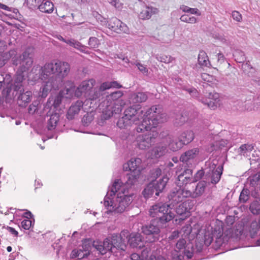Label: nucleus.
<instances>
[{
    "instance_id": "1",
    "label": "nucleus",
    "mask_w": 260,
    "mask_h": 260,
    "mask_svg": "<svg viewBox=\"0 0 260 260\" xmlns=\"http://www.w3.org/2000/svg\"><path fill=\"white\" fill-rule=\"evenodd\" d=\"M116 192L117 194L115 198L113 197L115 195L111 196L109 187V190L104 198V204L109 212L114 214H121L128 209L133 200L134 193H128L120 190Z\"/></svg>"
},
{
    "instance_id": "2",
    "label": "nucleus",
    "mask_w": 260,
    "mask_h": 260,
    "mask_svg": "<svg viewBox=\"0 0 260 260\" xmlns=\"http://www.w3.org/2000/svg\"><path fill=\"white\" fill-rule=\"evenodd\" d=\"M143 120L135 128L138 133L151 130L161 123L167 121L168 117L160 105H154L144 112Z\"/></svg>"
},
{
    "instance_id": "3",
    "label": "nucleus",
    "mask_w": 260,
    "mask_h": 260,
    "mask_svg": "<svg viewBox=\"0 0 260 260\" xmlns=\"http://www.w3.org/2000/svg\"><path fill=\"white\" fill-rule=\"evenodd\" d=\"M64 70L62 72H59V68L61 63L59 60H52L50 62L46 63L41 69L40 79L43 81H51L53 83L61 84L62 79L66 77L70 72V66L69 63H66Z\"/></svg>"
},
{
    "instance_id": "4",
    "label": "nucleus",
    "mask_w": 260,
    "mask_h": 260,
    "mask_svg": "<svg viewBox=\"0 0 260 260\" xmlns=\"http://www.w3.org/2000/svg\"><path fill=\"white\" fill-rule=\"evenodd\" d=\"M10 59L12 60V63L14 66L22 64L23 70L31 68L34 62L32 49L27 48L20 55L17 54L16 49H12L4 53L0 57V66H4Z\"/></svg>"
},
{
    "instance_id": "5",
    "label": "nucleus",
    "mask_w": 260,
    "mask_h": 260,
    "mask_svg": "<svg viewBox=\"0 0 260 260\" xmlns=\"http://www.w3.org/2000/svg\"><path fill=\"white\" fill-rule=\"evenodd\" d=\"M140 174V171H133L127 173L124 183L120 179H116L110 186L111 196L115 195L116 192L118 190L128 193H133L131 192L132 187L138 183Z\"/></svg>"
},
{
    "instance_id": "6",
    "label": "nucleus",
    "mask_w": 260,
    "mask_h": 260,
    "mask_svg": "<svg viewBox=\"0 0 260 260\" xmlns=\"http://www.w3.org/2000/svg\"><path fill=\"white\" fill-rule=\"evenodd\" d=\"M172 207L168 204L158 203L151 207L149 215L162 224L171 221L175 216L171 211Z\"/></svg>"
},
{
    "instance_id": "7",
    "label": "nucleus",
    "mask_w": 260,
    "mask_h": 260,
    "mask_svg": "<svg viewBox=\"0 0 260 260\" xmlns=\"http://www.w3.org/2000/svg\"><path fill=\"white\" fill-rule=\"evenodd\" d=\"M205 179L208 184L215 185L221 179L223 170V164L218 165L216 159L209 160L205 162Z\"/></svg>"
},
{
    "instance_id": "8",
    "label": "nucleus",
    "mask_w": 260,
    "mask_h": 260,
    "mask_svg": "<svg viewBox=\"0 0 260 260\" xmlns=\"http://www.w3.org/2000/svg\"><path fill=\"white\" fill-rule=\"evenodd\" d=\"M169 178L164 175L157 180L151 181L142 191L145 198H149L155 194V197H158L160 193L165 191Z\"/></svg>"
},
{
    "instance_id": "9",
    "label": "nucleus",
    "mask_w": 260,
    "mask_h": 260,
    "mask_svg": "<svg viewBox=\"0 0 260 260\" xmlns=\"http://www.w3.org/2000/svg\"><path fill=\"white\" fill-rule=\"evenodd\" d=\"M123 92L120 90L114 91L107 95L106 99L102 102L99 106L102 108V112L106 115V118H110L113 114V102L123 95Z\"/></svg>"
},
{
    "instance_id": "10",
    "label": "nucleus",
    "mask_w": 260,
    "mask_h": 260,
    "mask_svg": "<svg viewBox=\"0 0 260 260\" xmlns=\"http://www.w3.org/2000/svg\"><path fill=\"white\" fill-rule=\"evenodd\" d=\"M200 153L198 148H193L186 150L180 156L179 160L185 168L193 169L197 164V158Z\"/></svg>"
},
{
    "instance_id": "11",
    "label": "nucleus",
    "mask_w": 260,
    "mask_h": 260,
    "mask_svg": "<svg viewBox=\"0 0 260 260\" xmlns=\"http://www.w3.org/2000/svg\"><path fill=\"white\" fill-rule=\"evenodd\" d=\"M190 191L185 188H175L168 195L170 206L173 207L180 202H182L185 198H189Z\"/></svg>"
},
{
    "instance_id": "12",
    "label": "nucleus",
    "mask_w": 260,
    "mask_h": 260,
    "mask_svg": "<svg viewBox=\"0 0 260 260\" xmlns=\"http://www.w3.org/2000/svg\"><path fill=\"white\" fill-rule=\"evenodd\" d=\"M162 225L157 220L153 219L150 223L142 226V232L144 235L152 236L153 239L151 242H154L158 240Z\"/></svg>"
},
{
    "instance_id": "13",
    "label": "nucleus",
    "mask_w": 260,
    "mask_h": 260,
    "mask_svg": "<svg viewBox=\"0 0 260 260\" xmlns=\"http://www.w3.org/2000/svg\"><path fill=\"white\" fill-rule=\"evenodd\" d=\"M158 136L156 132L148 133L137 137L136 141L138 148L141 150H147L155 143V139Z\"/></svg>"
},
{
    "instance_id": "14",
    "label": "nucleus",
    "mask_w": 260,
    "mask_h": 260,
    "mask_svg": "<svg viewBox=\"0 0 260 260\" xmlns=\"http://www.w3.org/2000/svg\"><path fill=\"white\" fill-rule=\"evenodd\" d=\"M120 87H121V85L116 81L105 82L101 85L99 89L95 90V89H92L86 95V98L89 101H94L100 96L101 94V91H103L111 88H119Z\"/></svg>"
},
{
    "instance_id": "15",
    "label": "nucleus",
    "mask_w": 260,
    "mask_h": 260,
    "mask_svg": "<svg viewBox=\"0 0 260 260\" xmlns=\"http://www.w3.org/2000/svg\"><path fill=\"white\" fill-rule=\"evenodd\" d=\"M95 83V81L91 79L88 80H85L81 82L80 85L75 89V87H71L69 89L74 90L73 96L80 97L84 95L85 97L93 89V86Z\"/></svg>"
},
{
    "instance_id": "16",
    "label": "nucleus",
    "mask_w": 260,
    "mask_h": 260,
    "mask_svg": "<svg viewBox=\"0 0 260 260\" xmlns=\"http://www.w3.org/2000/svg\"><path fill=\"white\" fill-rule=\"evenodd\" d=\"M74 90L72 89L66 88L59 92V94L54 98H49L47 105L50 106L51 109H57L62 102V97L65 95L66 98H71L73 97Z\"/></svg>"
},
{
    "instance_id": "17",
    "label": "nucleus",
    "mask_w": 260,
    "mask_h": 260,
    "mask_svg": "<svg viewBox=\"0 0 260 260\" xmlns=\"http://www.w3.org/2000/svg\"><path fill=\"white\" fill-rule=\"evenodd\" d=\"M196 201L193 200L188 199L182 202L176 208V212L178 215L183 216L181 218L184 220L186 217H188L190 214V211L193 209Z\"/></svg>"
},
{
    "instance_id": "18",
    "label": "nucleus",
    "mask_w": 260,
    "mask_h": 260,
    "mask_svg": "<svg viewBox=\"0 0 260 260\" xmlns=\"http://www.w3.org/2000/svg\"><path fill=\"white\" fill-rule=\"evenodd\" d=\"M24 91L22 84L14 83L10 86H7L2 91L3 96L8 99L15 98L19 93Z\"/></svg>"
},
{
    "instance_id": "19",
    "label": "nucleus",
    "mask_w": 260,
    "mask_h": 260,
    "mask_svg": "<svg viewBox=\"0 0 260 260\" xmlns=\"http://www.w3.org/2000/svg\"><path fill=\"white\" fill-rule=\"evenodd\" d=\"M192 172V169L185 168V169L178 175L176 183L179 188H183L184 185L193 182Z\"/></svg>"
},
{
    "instance_id": "20",
    "label": "nucleus",
    "mask_w": 260,
    "mask_h": 260,
    "mask_svg": "<svg viewBox=\"0 0 260 260\" xmlns=\"http://www.w3.org/2000/svg\"><path fill=\"white\" fill-rule=\"evenodd\" d=\"M140 105H133L126 108L124 111V115L134 119V122H138L143 117L144 111L139 107Z\"/></svg>"
},
{
    "instance_id": "21",
    "label": "nucleus",
    "mask_w": 260,
    "mask_h": 260,
    "mask_svg": "<svg viewBox=\"0 0 260 260\" xmlns=\"http://www.w3.org/2000/svg\"><path fill=\"white\" fill-rule=\"evenodd\" d=\"M93 245L102 255L107 252H116L114 250L110 237L105 238L103 242H94Z\"/></svg>"
},
{
    "instance_id": "22",
    "label": "nucleus",
    "mask_w": 260,
    "mask_h": 260,
    "mask_svg": "<svg viewBox=\"0 0 260 260\" xmlns=\"http://www.w3.org/2000/svg\"><path fill=\"white\" fill-rule=\"evenodd\" d=\"M219 95L217 92L206 93V99L202 100V102L209 108L215 109L219 105Z\"/></svg>"
},
{
    "instance_id": "23",
    "label": "nucleus",
    "mask_w": 260,
    "mask_h": 260,
    "mask_svg": "<svg viewBox=\"0 0 260 260\" xmlns=\"http://www.w3.org/2000/svg\"><path fill=\"white\" fill-rule=\"evenodd\" d=\"M128 243L131 247L142 249L145 247V241L143 236L139 233L132 234L128 238Z\"/></svg>"
},
{
    "instance_id": "24",
    "label": "nucleus",
    "mask_w": 260,
    "mask_h": 260,
    "mask_svg": "<svg viewBox=\"0 0 260 260\" xmlns=\"http://www.w3.org/2000/svg\"><path fill=\"white\" fill-rule=\"evenodd\" d=\"M58 39L67 44L69 45L70 46L73 47L74 48L79 50L80 52L85 53V54H89V51L87 50V49L88 48V47L82 45L80 42L79 41L71 39H65L63 38L62 36H59V37L58 38Z\"/></svg>"
},
{
    "instance_id": "25",
    "label": "nucleus",
    "mask_w": 260,
    "mask_h": 260,
    "mask_svg": "<svg viewBox=\"0 0 260 260\" xmlns=\"http://www.w3.org/2000/svg\"><path fill=\"white\" fill-rule=\"evenodd\" d=\"M44 82L45 83L40 88L39 92V96L43 98L47 96L48 93L52 89H56L58 88L59 85H61V84L58 83H56V84L53 83L51 81L46 80L44 81Z\"/></svg>"
},
{
    "instance_id": "26",
    "label": "nucleus",
    "mask_w": 260,
    "mask_h": 260,
    "mask_svg": "<svg viewBox=\"0 0 260 260\" xmlns=\"http://www.w3.org/2000/svg\"><path fill=\"white\" fill-rule=\"evenodd\" d=\"M118 234H113L110 237L114 250L125 251L127 244L123 241Z\"/></svg>"
},
{
    "instance_id": "27",
    "label": "nucleus",
    "mask_w": 260,
    "mask_h": 260,
    "mask_svg": "<svg viewBox=\"0 0 260 260\" xmlns=\"http://www.w3.org/2000/svg\"><path fill=\"white\" fill-rule=\"evenodd\" d=\"M83 105V102L80 100L77 101L75 104H72L68 111L67 118L69 120L73 119L75 116L78 114Z\"/></svg>"
},
{
    "instance_id": "28",
    "label": "nucleus",
    "mask_w": 260,
    "mask_h": 260,
    "mask_svg": "<svg viewBox=\"0 0 260 260\" xmlns=\"http://www.w3.org/2000/svg\"><path fill=\"white\" fill-rule=\"evenodd\" d=\"M31 91L29 90L23 91L17 95V103L20 107H25L31 101Z\"/></svg>"
},
{
    "instance_id": "29",
    "label": "nucleus",
    "mask_w": 260,
    "mask_h": 260,
    "mask_svg": "<svg viewBox=\"0 0 260 260\" xmlns=\"http://www.w3.org/2000/svg\"><path fill=\"white\" fill-rule=\"evenodd\" d=\"M89 255V251L82 247L81 248H78L73 250L71 254V257L72 258H77V259L79 260H86Z\"/></svg>"
},
{
    "instance_id": "30",
    "label": "nucleus",
    "mask_w": 260,
    "mask_h": 260,
    "mask_svg": "<svg viewBox=\"0 0 260 260\" xmlns=\"http://www.w3.org/2000/svg\"><path fill=\"white\" fill-rule=\"evenodd\" d=\"M158 12V9L151 6H143L142 11L139 14V17L143 20L149 19L151 17Z\"/></svg>"
},
{
    "instance_id": "31",
    "label": "nucleus",
    "mask_w": 260,
    "mask_h": 260,
    "mask_svg": "<svg viewBox=\"0 0 260 260\" xmlns=\"http://www.w3.org/2000/svg\"><path fill=\"white\" fill-rule=\"evenodd\" d=\"M141 162V159L139 158L131 159L123 165V169L125 171H140L139 168V165Z\"/></svg>"
},
{
    "instance_id": "32",
    "label": "nucleus",
    "mask_w": 260,
    "mask_h": 260,
    "mask_svg": "<svg viewBox=\"0 0 260 260\" xmlns=\"http://www.w3.org/2000/svg\"><path fill=\"white\" fill-rule=\"evenodd\" d=\"M141 123L138 122H134V119H133L124 115L123 117L120 118L117 122V125L120 128H127L128 126L132 125V124L137 125L135 127L138 126ZM136 127H135V128Z\"/></svg>"
},
{
    "instance_id": "33",
    "label": "nucleus",
    "mask_w": 260,
    "mask_h": 260,
    "mask_svg": "<svg viewBox=\"0 0 260 260\" xmlns=\"http://www.w3.org/2000/svg\"><path fill=\"white\" fill-rule=\"evenodd\" d=\"M207 182L205 181H201L199 182L193 191H190V195L189 197L192 198H196L201 196L204 192L205 188L207 185Z\"/></svg>"
},
{
    "instance_id": "34",
    "label": "nucleus",
    "mask_w": 260,
    "mask_h": 260,
    "mask_svg": "<svg viewBox=\"0 0 260 260\" xmlns=\"http://www.w3.org/2000/svg\"><path fill=\"white\" fill-rule=\"evenodd\" d=\"M194 137V133L191 130L185 131L178 136L180 141H181L184 145L190 143L193 140Z\"/></svg>"
},
{
    "instance_id": "35",
    "label": "nucleus",
    "mask_w": 260,
    "mask_h": 260,
    "mask_svg": "<svg viewBox=\"0 0 260 260\" xmlns=\"http://www.w3.org/2000/svg\"><path fill=\"white\" fill-rule=\"evenodd\" d=\"M148 99L147 93L139 92L133 93L130 98V101L133 103H140L145 102Z\"/></svg>"
},
{
    "instance_id": "36",
    "label": "nucleus",
    "mask_w": 260,
    "mask_h": 260,
    "mask_svg": "<svg viewBox=\"0 0 260 260\" xmlns=\"http://www.w3.org/2000/svg\"><path fill=\"white\" fill-rule=\"evenodd\" d=\"M253 149L254 145L252 144H244L238 149L237 152L239 155L248 156Z\"/></svg>"
},
{
    "instance_id": "37",
    "label": "nucleus",
    "mask_w": 260,
    "mask_h": 260,
    "mask_svg": "<svg viewBox=\"0 0 260 260\" xmlns=\"http://www.w3.org/2000/svg\"><path fill=\"white\" fill-rule=\"evenodd\" d=\"M59 119V115L55 112L51 114L50 118L48 120L47 127L49 131L53 130L55 128L57 124Z\"/></svg>"
},
{
    "instance_id": "38",
    "label": "nucleus",
    "mask_w": 260,
    "mask_h": 260,
    "mask_svg": "<svg viewBox=\"0 0 260 260\" xmlns=\"http://www.w3.org/2000/svg\"><path fill=\"white\" fill-rule=\"evenodd\" d=\"M39 10L43 13H51L54 10V5L49 1L43 0L40 5Z\"/></svg>"
},
{
    "instance_id": "39",
    "label": "nucleus",
    "mask_w": 260,
    "mask_h": 260,
    "mask_svg": "<svg viewBox=\"0 0 260 260\" xmlns=\"http://www.w3.org/2000/svg\"><path fill=\"white\" fill-rule=\"evenodd\" d=\"M249 233L252 238H254L259 233H260V226L256 220H255L251 221L249 228Z\"/></svg>"
},
{
    "instance_id": "40",
    "label": "nucleus",
    "mask_w": 260,
    "mask_h": 260,
    "mask_svg": "<svg viewBox=\"0 0 260 260\" xmlns=\"http://www.w3.org/2000/svg\"><path fill=\"white\" fill-rule=\"evenodd\" d=\"M198 62L201 66L209 67L210 61L206 53L203 51H200L198 55Z\"/></svg>"
},
{
    "instance_id": "41",
    "label": "nucleus",
    "mask_w": 260,
    "mask_h": 260,
    "mask_svg": "<svg viewBox=\"0 0 260 260\" xmlns=\"http://www.w3.org/2000/svg\"><path fill=\"white\" fill-rule=\"evenodd\" d=\"M20 67L18 71L17 72L15 78H14V82L18 84H22L23 80H24V72H26L30 68H28L26 69L25 70H23L22 69V65L20 64Z\"/></svg>"
},
{
    "instance_id": "42",
    "label": "nucleus",
    "mask_w": 260,
    "mask_h": 260,
    "mask_svg": "<svg viewBox=\"0 0 260 260\" xmlns=\"http://www.w3.org/2000/svg\"><path fill=\"white\" fill-rule=\"evenodd\" d=\"M249 210L253 215L260 214V199L252 202L249 205Z\"/></svg>"
},
{
    "instance_id": "43",
    "label": "nucleus",
    "mask_w": 260,
    "mask_h": 260,
    "mask_svg": "<svg viewBox=\"0 0 260 260\" xmlns=\"http://www.w3.org/2000/svg\"><path fill=\"white\" fill-rule=\"evenodd\" d=\"M120 20L117 18H112L108 22L107 27L112 30L116 32L118 29V25L120 24Z\"/></svg>"
},
{
    "instance_id": "44",
    "label": "nucleus",
    "mask_w": 260,
    "mask_h": 260,
    "mask_svg": "<svg viewBox=\"0 0 260 260\" xmlns=\"http://www.w3.org/2000/svg\"><path fill=\"white\" fill-rule=\"evenodd\" d=\"M235 60L239 63H244L246 60L244 53L240 50H236L233 53Z\"/></svg>"
},
{
    "instance_id": "45",
    "label": "nucleus",
    "mask_w": 260,
    "mask_h": 260,
    "mask_svg": "<svg viewBox=\"0 0 260 260\" xmlns=\"http://www.w3.org/2000/svg\"><path fill=\"white\" fill-rule=\"evenodd\" d=\"M250 198V190L246 188H244L241 191L239 201L241 203H245Z\"/></svg>"
},
{
    "instance_id": "46",
    "label": "nucleus",
    "mask_w": 260,
    "mask_h": 260,
    "mask_svg": "<svg viewBox=\"0 0 260 260\" xmlns=\"http://www.w3.org/2000/svg\"><path fill=\"white\" fill-rule=\"evenodd\" d=\"M184 145L180 141V140L178 138V141H175L174 140L170 141L169 144V147L170 149L173 151H176L178 150L183 147Z\"/></svg>"
},
{
    "instance_id": "47",
    "label": "nucleus",
    "mask_w": 260,
    "mask_h": 260,
    "mask_svg": "<svg viewBox=\"0 0 260 260\" xmlns=\"http://www.w3.org/2000/svg\"><path fill=\"white\" fill-rule=\"evenodd\" d=\"M43 0H25V3L29 9H39Z\"/></svg>"
},
{
    "instance_id": "48",
    "label": "nucleus",
    "mask_w": 260,
    "mask_h": 260,
    "mask_svg": "<svg viewBox=\"0 0 260 260\" xmlns=\"http://www.w3.org/2000/svg\"><path fill=\"white\" fill-rule=\"evenodd\" d=\"M187 115L184 113H180L176 115L174 124L177 126L183 125L187 120Z\"/></svg>"
},
{
    "instance_id": "49",
    "label": "nucleus",
    "mask_w": 260,
    "mask_h": 260,
    "mask_svg": "<svg viewBox=\"0 0 260 260\" xmlns=\"http://www.w3.org/2000/svg\"><path fill=\"white\" fill-rule=\"evenodd\" d=\"M155 57L158 61L166 63L171 62L174 60V58L171 56L163 54H156L155 55Z\"/></svg>"
},
{
    "instance_id": "50",
    "label": "nucleus",
    "mask_w": 260,
    "mask_h": 260,
    "mask_svg": "<svg viewBox=\"0 0 260 260\" xmlns=\"http://www.w3.org/2000/svg\"><path fill=\"white\" fill-rule=\"evenodd\" d=\"M166 150V147L165 146H157L153 148V153L155 157L158 158L165 154Z\"/></svg>"
},
{
    "instance_id": "51",
    "label": "nucleus",
    "mask_w": 260,
    "mask_h": 260,
    "mask_svg": "<svg viewBox=\"0 0 260 260\" xmlns=\"http://www.w3.org/2000/svg\"><path fill=\"white\" fill-rule=\"evenodd\" d=\"M180 9L185 13L195 14L197 16H201V12L197 8H191L187 6L182 5L180 7Z\"/></svg>"
},
{
    "instance_id": "52",
    "label": "nucleus",
    "mask_w": 260,
    "mask_h": 260,
    "mask_svg": "<svg viewBox=\"0 0 260 260\" xmlns=\"http://www.w3.org/2000/svg\"><path fill=\"white\" fill-rule=\"evenodd\" d=\"M161 170L159 168H153L150 171L149 178L153 180H156V178L161 175Z\"/></svg>"
},
{
    "instance_id": "53",
    "label": "nucleus",
    "mask_w": 260,
    "mask_h": 260,
    "mask_svg": "<svg viewBox=\"0 0 260 260\" xmlns=\"http://www.w3.org/2000/svg\"><path fill=\"white\" fill-rule=\"evenodd\" d=\"M214 233H210L209 232L205 233L204 238V244L206 246H209L212 241L214 240Z\"/></svg>"
},
{
    "instance_id": "54",
    "label": "nucleus",
    "mask_w": 260,
    "mask_h": 260,
    "mask_svg": "<svg viewBox=\"0 0 260 260\" xmlns=\"http://www.w3.org/2000/svg\"><path fill=\"white\" fill-rule=\"evenodd\" d=\"M180 19L182 22L191 24H194L197 22V18L195 17L187 14L182 15Z\"/></svg>"
},
{
    "instance_id": "55",
    "label": "nucleus",
    "mask_w": 260,
    "mask_h": 260,
    "mask_svg": "<svg viewBox=\"0 0 260 260\" xmlns=\"http://www.w3.org/2000/svg\"><path fill=\"white\" fill-rule=\"evenodd\" d=\"M93 120V115L92 113H86L84 115L82 119V122L84 126H88Z\"/></svg>"
},
{
    "instance_id": "56",
    "label": "nucleus",
    "mask_w": 260,
    "mask_h": 260,
    "mask_svg": "<svg viewBox=\"0 0 260 260\" xmlns=\"http://www.w3.org/2000/svg\"><path fill=\"white\" fill-rule=\"evenodd\" d=\"M88 45L91 49L98 48L100 44L99 39L96 37H90L88 40Z\"/></svg>"
},
{
    "instance_id": "57",
    "label": "nucleus",
    "mask_w": 260,
    "mask_h": 260,
    "mask_svg": "<svg viewBox=\"0 0 260 260\" xmlns=\"http://www.w3.org/2000/svg\"><path fill=\"white\" fill-rule=\"evenodd\" d=\"M118 235L120 237V238H121L123 241H125V243L127 244L128 238L131 237L132 234H130L128 230H123L121 232L120 234H118Z\"/></svg>"
},
{
    "instance_id": "58",
    "label": "nucleus",
    "mask_w": 260,
    "mask_h": 260,
    "mask_svg": "<svg viewBox=\"0 0 260 260\" xmlns=\"http://www.w3.org/2000/svg\"><path fill=\"white\" fill-rule=\"evenodd\" d=\"M120 24L118 25V29L116 31L117 33L124 32L125 34L128 33L129 29L127 26L120 20Z\"/></svg>"
},
{
    "instance_id": "59",
    "label": "nucleus",
    "mask_w": 260,
    "mask_h": 260,
    "mask_svg": "<svg viewBox=\"0 0 260 260\" xmlns=\"http://www.w3.org/2000/svg\"><path fill=\"white\" fill-rule=\"evenodd\" d=\"M19 226L24 230H29L32 226V221L30 219H24L21 222V224Z\"/></svg>"
},
{
    "instance_id": "60",
    "label": "nucleus",
    "mask_w": 260,
    "mask_h": 260,
    "mask_svg": "<svg viewBox=\"0 0 260 260\" xmlns=\"http://www.w3.org/2000/svg\"><path fill=\"white\" fill-rule=\"evenodd\" d=\"M204 174L205 175V171H204L203 170H200L197 171V172L194 175V177L193 178V181H197L199 180L202 178L204 176Z\"/></svg>"
},
{
    "instance_id": "61",
    "label": "nucleus",
    "mask_w": 260,
    "mask_h": 260,
    "mask_svg": "<svg viewBox=\"0 0 260 260\" xmlns=\"http://www.w3.org/2000/svg\"><path fill=\"white\" fill-rule=\"evenodd\" d=\"M183 89L187 91L192 97H197L198 95V91L194 87H191L190 88H187L184 87H183Z\"/></svg>"
},
{
    "instance_id": "62",
    "label": "nucleus",
    "mask_w": 260,
    "mask_h": 260,
    "mask_svg": "<svg viewBox=\"0 0 260 260\" xmlns=\"http://www.w3.org/2000/svg\"><path fill=\"white\" fill-rule=\"evenodd\" d=\"M186 244V240L184 239H180L177 242L176 244V248L181 250L185 248V245Z\"/></svg>"
},
{
    "instance_id": "63",
    "label": "nucleus",
    "mask_w": 260,
    "mask_h": 260,
    "mask_svg": "<svg viewBox=\"0 0 260 260\" xmlns=\"http://www.w3.org/2000/svg\"><path fill=\"white\" fill-rule=\"evenodd\" d=\"M232 15L234 20L236 21L240 22L242 20V15L238 11H234L232 13Z\"/></svg>"
},
{
    "instance_id": "64",
    "label": "nucleus",
    "mask_w": 260,
    "mask_h": 260,
    "mask_svg": "<svg viewBox=\"0 0 260 260\" xmlns=\"http://www.w3.org/2000/svg\"><path fill=\"white\" fill-rule=\"evenodd\" d=\"M184 255L179 253L176 250L172 254V260H183Z\"/></svg>"
}]
</instances>
